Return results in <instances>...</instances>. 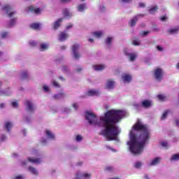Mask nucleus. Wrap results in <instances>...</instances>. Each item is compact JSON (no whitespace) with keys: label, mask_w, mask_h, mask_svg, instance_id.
Segmentation results:
<instances>
[{"label":"nucleus","mask_w":179,"mask_h":179,"mask_svg":"<svg viewBox=\"0 0 179 179\" xmlns=\"http://www.w3.org/2000/svg\"><path fill=\"white\" fill-rule=\"evenodd\" d=\"M168 31L171 34H174L177 33L178 31H179V28L169 29Z\"/></svg>","instance_id":"obj_35"},{"label":"nucleus","mask_w":179,"mask_h":179,"mask_svg":"<svg viewBox=\"0 0 179 179\" xmlns=\"http://www.w3.org/2000/svg\"><path fill=\"white\" fill-rule=\"evenodd\" d=\"M71 0H60V2H62V3H68L69 2H71Z\"/></svg>","instance_id":"obj_46"},{"label":"nucleus","mask_w":179,"mask_h":179,"mask_svg":"<svg viewBox=\"0 0 179 179\" xmlns=\"http://www.w3.org/2000/svg\"><path fill=\"white\" fill-rule=\"evenodd\" d=\"M142 166V162H137L136 164H135V167L136 169H140V167Z\"/></svg>","instance_id":"obj_40"},{"label":"nucleus","mask_w":179,"mask_h":179,"mask_svg":"<svg viewBox=\"0 0 179 179\" xmlns=\"http://www.w3.org/2000/svg\"><path fill=\"white\" fill-rule=\"evenodd\" d=\"M125 114L123 110L111 109L105 113L103 116L100 117L102 127L105 128L102 131V135L108 139V141H114L118 135H120V129L117 127V124L122 120Z\"/></svg>","instance_id":"obj_1"},{"label":"nucleus","mask_w":179,"mask_h":179,"mask_svg":"<svg viewBox=\"0 0 179 179\" xmlns=\"http://www.w3.org/2000/svg\"><path fill=\"white\" fill-rule=\"evenodd\" d=\"M83 70V68L79 67L76 69V72H81Z\"/></svg>","instance_id":"obj_54"},{"label":"nucleus","mask_w":179,"mask_h":179,"mask_svg":"<svg viewBox=\"0 0 179 179\" xmlns=\"http://www.w3.org/2000/svg\"><path fill=\"white\" fill-rule=\"evenodd\" d=\"M65 97V93L64 92H60L57 94L54 95L55 100H61V99H64Z\"/></svg>","instance_id":"obj_17"},{"label":"nucleus","mask_w":179,"mask_h":179,"mask_svg":"<svg viewBox=\"0 0 179 179\" xmlns=\"http://www.w3.org/2000/svg\"><path fill=\"white\" fill-rule=\"evenodd\" d=\"M13 124L10 122H6L5 124V128L7 129L8 132H10V128H12Z\"/></svg>","instance_id":"obj_26"},{"label":"nucleus","mask_w":179,"mask_h":179,"mask_svg":"<svg viewBox=\"0 0 179 179\" xmlns=\"http://www.w3.org/2000/svg\"><path fill=\"white\" fill-rule=\"evenodd\" d=\"M93 68L95 69V71H103V69L106 68V66L103 64H98L96 66H94Z\"/></svg>","instance_id":"obj_21"},{"label":"nucleus","mask_w":179,"mask_h":179,"mask_svg":"<svg viewBox=\"0 0 179 179\" xmlns=\"http://www.w3.org/2000/svg\"><path fill=\"white\" fill-rule=\"evenodd\" d=\"M73 108H75V110H78V104L73 103Z\"/></svg>","instance_id":"obj_60"},{"label":"nucleus","mask_w":179,"mask_h":179,"mask_svg":"<svg viewBox=\"0 0 179 179\" xmlns=\"http://www.w3.org/2000/svg\"><path fill=\"white\" fill-rule=\"evenodd\" d=\"M114 85H115V83L113 80H108L106 81V88L109 90L114 89Z\"/></svg>","instance_id":"obj_10"},{"label":"nucleus","mask_w":179,"mask_h":179,"mask_svg":"<svg viewBox=\"0 0 179 179\" xmlns=\"http://www.w3.org/2000/svg\"><path fill=\"white\" fill-rule=\"evenodd\" d=\"M140 136L141 138V142H138L135 134H131V141L128 143L130 146V151L134 155H141V152L143 149V146H145V143L148 141L147 138H144L143 136L140 135Z\"/></svg>","instance_id":"obj_2"},{"label":"nucleus","mask_w":179,"mask_h":179,"mask_svg":"<svg viewBox=\"0 0 179 179\" xmlns=\"http://www.w3.org/2000/svg\"><path fill=\"white\" fill-rule=\"evenodd\" d=\"M29 77V74L27 73V71H23L21 74L22 79H27Z\"/></svg>","instance_id":"obj_32"},{"label":"nucleus","mask_w":179,"mask_h":179,"mask_svg":"<svg viewBox=\"0 0 179 179\" xmlns=\"http://www.w3.org/2000/svg\"><path fill=\"white\" fill-rule=\"evenodd\" d=\"M161 145H162V146H163L164 148H167V146H168L167 142H166V141H162V142H161Z\"/></svg>","instance_id":"obj_43"},{"label":"nucleus","mask_w":179,"mask_h":179,"mask_svg":"<svg viewBox=\"0 0 179 179\" xmlns=\"http://www.w3.org/2000/svg\"><path fill=\"white\" fill-rule=\"evenodd\" d=\"M157 10H159V6H155L153 7H151L148 11L150 12V13H155V12H157Z\"/></svg>","instance_id":"obj_27"},{"label":"nucleus","mask_w":179,"mask_h":179,"mask_svg":"<svg viewBox=\"0 0 179 179\" xmlns=\"http://www.w3.org/2000/svg\"><path fill=\"white\" fill-rule=\"evenodd\" d=\"M52 85L55 86V87H59V84L57 83V81H53Z\"/></svg>","instance_id":"obj_44"},{"label":"nucleus","mask_w":179,"mask_h":179,"mask_svg":"<svg viewBox=\"0 0 179 179\" xmlns=\"http://www.w3.org/2000/svg\"><path fill=\"white\" fill-rule=\"evenodd\" d=\"M163 76H164V73L163 72V69L160 68H157L154 70V77L156 80L158 82H162L163 80Z\"/></svg>","instance_id":"obj_5"},{"label":"nucleus","mask_w":179,"mask_h":179,"mask_svg":"<svg viewBox=\"0 0 179 179\" xmlns=\"http://www.w3.org/2000/svg\"><path fill=\"white\" fill-rule=\"evenodd\" d=\"M139 8H145V3H139Z\"/></svg>","instance_id":"obj_56"},{"label":"nucleus","mask_w":179,"mask_h":179,"mask_svg":"<svg viewBox=\"0 0 179 179\" xmlns=\"http://www.w3.org/2000/svg\"><path fill=\"white\" fill-rule=\"evenodd\" d=\"M122 2H124V3H129V2H131L132 0H122Z\"/></svg>","instance_id":"obj_59"},{"label":"nucleus","mask_w":179,"mask_h":179,"mask_svg":"<svg viewBox=\"0 0 179 179\" xmlns=\"http://www.w3.org/2000/svg\"><path fill=\"white\" fill-rule=\"evenodd\" d=\"M157 49L158 50V51H163V48H162V46L160 45H157Z\"/></svg>","instance_id":"obj_53"},{"label":"nucleus","mask_w":179,"mask_h":179,"mask_svg":"<svg viewBox=\"0 0 179 179\" xmlns=\"http://www.w3.org/2000/svg\"><path fill=\"white\" fill-rule=\"evenodd\" d=\"M93 36H95L97 38H100L102 36L101 31H95L92 33Z\"/></svg>","instance_id":"obj_30"},{"label":"nucleus","mask_w":179,"mask_h":179,"mask_svg":"<svg viewBox=\"0 0 179 179\" xmlns=\"http://www.w3.org/2000/svg\"><path fill=\"white\" fill-rule=\"evenodd\" d=\"M113 170H114V167L111 166H108L105 168L106 171H113Z\"/></svg>","instance_id":"obj_39"},{"label":"nucleus","mask_w":179,"mask_h":179,"mask_svg":"<svg viewBox=\"0 0 179 179\" xmlns=\"http://www.w3.org/2000/svg\"><path fill=\"white\" fill-rule=\"evenodd\" d=\"M7 36H8V32H3V33L1 34L2 38H5V37H6Z\"/></svg>","instance_id":"obj_49"},{"label":"nucleus","mask_w":179,"mask_h":179,"mask_svg":"<svg viewBox=\"0 0 179 179\" xmlns=\"http://www.w3.org/2000/svg\"><path fill=\"white\" fill-rule=\"evenodd\" d=\"M85 120L88 121L90 125H97V124H99L97 122V116L90 111L85 113Z\"/></svg>","instance_id":"obj_4"},{"label":"nucleus","mask_w":179,"mask_h":179,"mask_svg":"<svg viewBox=\"0 0 179 179\" xmlns=\"http://www.w3.org/2000/svg\"><path fill=\"white\" fill-rule=\"evenodd\" d=\"M78 9L80 12H83V10L86 9V3L79 4L78 6Z\"/></svg>","instance_id":"obj_28"},{"label":"nucleus","mask_w":179,"mask_h":179,"mask_svg":"<svg viewBox=\"0 0 179 179\" xmlns=\"http://www.w3.org/2000/svg\"><path fill=\"white\" fill-rule=\"evenodd\" d=\"M169 113H170V110H166L165 112H164L161 117V120H166V118H167V114H169Z\"/></svg>","instance_id":"obj_33"},{"label":"nucleus","mask_w":179,"mask_h":179,"mask_svg":"<svg viewBox=\"0 0 179 179\" xmlns=\"http://www.w3.org/2000/svg\"><path fill=\"white\" fill-rule=\"evenodd\" d=\"M112 40H113V38H111V37L107 38V39L105 41L106 44H107L108 45H111Z\"/></svg>","instance_id":"obj_36"},{"label":"nucleus","mask_w":179,"mask_h":179,"mask_svg":"<svg viewBox=\"0 0 179 179\" xmlns=\"http://www.w3.org/2000/svg\"><path fill=\"white\" fill-rule=\"evenodd\" d=\"M157 98L159 99V100H160L161 101H164L166 96L163 94H159L157 95Z\"/></svg>","instance_id":"obj_38"},{"label":"nucleus","mask_w":179,"mask_h":179,"mask_svg":"<svg viewBox=\"0 0 179 179\" xmlns=\"http://www.w3.org/2000/svg\"><path fill=\"white\" fill-rule=\"evenodd\" d=\"M145 15L143 14H138L133 17L129 22V25L131 26V27H134V26L136 24V22H138L140 17H143Z\"/></svg>","instance_id":"obj_9"},{"label":"nucleus","mask_w":179,"mask_h":179,"mask_svg":"<svg viewBox=\"0 0 179 179\" xmlns=\"http://www.w3.org/2000/svg\"><path fill=\"white\" fill-rule=\"evenodd\" d=\"M16 24V18H13L8 24V27H13Z\"/></svg>","instance_id":"obj_25"},{"label":"nucleus","mask_w":179,"mask_h":179,"mask_svg":"<svg viewBox=\"0 0 179 179\" xmlns=\"http://www.w3.org/2000/svg\"><path fill=\"white\" fill-rule=\"evenodd\" d=\"M66 48V46H62V47H61V50H65Z\"/></svg>","instance_id":"obj_64"},{"label":"nucleus","mask_w":179,"mask_h":179,"mask_svg":"<svg viewBox=\"0 0 179 179\" xmlns=\"http://www.w3.org/2000/svg\"><path fill=\"white\" fill-rule=\"evenodd\" d=\"M25 104L27 106L29 111H34V108H33V103H31L30 101H27Z\"/></svg>","instance_id":"obj_19"},{"label":"nucleus","mask_w":179,"mask_h":179,"mask_svg":"<svg viewBox=\"0 0 179 179\" xmlns=\"http://www.w3.org/2000/svg\"><path fill=\"white\" fill-rule=\"evenodd\" d=\"M159 162H160V158L157 157L151 162V163L150 164V166H156V164H159Z\"/></svg>","instance_id":"obj_22"},{"label":"nucleus","mask_w":179,"mask_h":179,"mask_svg":"<svg viewBox=\"0 0 179 179\" xmlns=\"http://www.w3.org/2000/svg\"><path fill=\"white\" fill-rule=\"evenodd\" d=\"M68 38V34L66 32H61L59 35V41H65Z\"/></svg>","instance_id":"obj_14"},{"label":"nucleus","mask_w":179,"mask_h":179,"mask_svg":"<svg viewBox=\"0 0 179 179\" xmlns=\"http://www.w3.org/2000/svg\"><path fill=\"white\" fill-rule=\"evenodd\" d=\"M5 139H6V136L5 135H2L1 137V141L2 142H3V141H5Z\"/></svg>","instance_id":"obj_55"},{"label":"nucleus","mask_w":179,"mask_h":179,"mask_svg":"<svg viewBox=\"0 0 179 179\" xmlns=\"http://www.w3.org/2000/svg\"><path fill=\"white\" fill-rule=\"evenodd\" d=\"M122 79H123L124 82H127V83H129V82L132 80V76L129 74H124L122 76Z\"/></svg>","instance_id":"obj_13"},{"label":"nucleus","mask_w":179,"mask_h":179,"mask_svg":"<svg viewBox=\"0 0 179 179\" xmlns=\"http://www.w3.org/2000/svg\"><path fill=\"white\" fill-rule=\"evenodd\" d=\"M76 139L77 142H80V141H82L83 139V138L81 137L80 135H77Z\"/></svg>","instance_id":"obj_41"},{"label":"nucleus","mask_w":179,"mask_h":179,"mask_svg":"<svg viewBox=\"0 0 179 179\" xmlns=\"http://www.w3.org/2000/svg\"><path fill=\"white\" fill-rule=\"evenodd\" d=\"M79 48H80L79 44H75L72 47V51H73V54L74 55L75 59H79V58H80V54L78 52Z\"/></svg>","instance_id":"obj_6"},{"label":"nucleus","mask_w":179,"mask_h":179,"mask_svg":"<svg viewBox=\"0 0 179 179\" xmlns=\"http://www.w3.org/2000/svg\"><path fill=\"white\" fill-rule=\"evenodd\" d=\"M3 10H4L6 12V13H7L8 16L9 17H12V16H13V15L16 14L15 11H13L10 12L12 10V7H10V6L9 5H6L4 7L2 8ZM10 12V13H9Z\"/></svg>","instance_id":"obj_7"},{"label":"nucleus","mask_w":179,"mask_h":179,"mask_svg":"<svg viewBox=\"0 0 179 179\" xmlns=\"http://www.w3.org/2000/svg\"><path fill=\"white\" fill-rule=\"evenodd\" d=\"M100 9H101V12H103V10H106V7L104 6H101Z\"/></svg>","instance_id":"obj_58"},{"label":"nucleus","mask_w":179,"mask_h":179,"mask_svg":"<svg viewBox=\"0 0 179 179\" xmlns=\"http://www.w3.org/2000/svg\"><path fill=\"white\" fill-rule=\"evenodd\" d=\"M29 44H30V45H31V47H34V46H36V41H32L29 42Z\"/></svg>","instance_id":"obj_47"},{"label":"nucleus","mask_w":179,"mask_h":179,"mask_svg":"<svg viewBox=\"0 0 179 179\" xmlns=\"http://www.w3.org/2000/svg\"><path fill=\"white\" fill-rule=\"evenodd\" d=\"M148 34H149V31H145L143 33V35H144V36H148Z\"/></svg>","instance_id":"obj_61"},{"label":"nucleus","mask_w":179,"mask_h":179,"mask_svg":"<svg viewBox=\"0 0 179 179\" xmlns=\"http://www.w3.org/2000/svg\"><path fill=\"white\" fill-rule=\"evenodd\" d=\"M29 27H31V29H33L34 30H38L40 29V24L33 23L31 24Z\"/></svg>","instance_id":"obj_23"},{"label":"nucleus","mask_w":179,"mask_h":179,"mask_svg":"<svg viewBox=\"0 0 179 179\" xmlns=\"http://www.w3.org/2000/svg\"><path fill=\"white\" fill-rule=\"evenodd\" d=\"M64 21V18H59L57 21H55L53 24V29L54 30H57L58 27L61 26V23Z\"/></svg>","instance_id":"obj_11"},{"label":"nucleus","mask_w":179,"mask_h":179,"mask_svg":"<svg viewBox=\"0 0 179 179\" xmlns=\"http://www.w3.org/2000/svg\"><path fill=\"white\" fill-rule=\"evenodd\" d=\"M133 129L134 131H141L143 132L141 136H143L144 139H147L148 141L150 139V132L149 131V129H148V126L142 124V122L140 120H138L133 126Z\"/></svg>","instance_id":"obj_3"},{"label":"nucleus","mask_w":179,"mask_h":179,"mask_svg":"<svg viewBox=\"0 0 179 179\" xmlns=\"http://www.w3.org/2000/svg\"><path fill=\"white\" fill-rule=\"evenodd\" d=\"M171 160H176V161L179 160V154L173 155L171 158Z\"/></svg>","instance_id":"obj_37"},{"label":"nucleus","mask_w":179,"mask_h":179,"mask_svg":"<svg viewBox=\"0 0 179 179\" xmlns=\"http://www.w3.org/2000/svg\"><path fill=\"white\" fill-rule=\"evenodd\" d=\"M3 107H5V103H1L0 108H3Z\"/></svg>","instance_id":"obj_62"},{"label":"nucleus","mask_w":179,"mask_h":179,"mask_svg":"<svg viewBox=\"0 0 179 179\" xmlns=\"http://www.w3.org/2000/svg\"><path fill=\"white\" fill-rule=\"evenodd\" d=\"M46 135L47 136H48V138H50V139H54V138H55L54 136V134H52L51 131H50V130H46Z\"/></svg>","instance_id":"obj_31"},{"label":"nucleus","mask_w":179,"mask_h":179,"mask_svg":"<svg viewBox=\"0 0 179 179\" xmlns=\"http://www.w3.org/2000/svg\"><path fill=\"white\" fill-rule=\"evenodd\" d=\"M132 43H133V45H141V43H139V41L136 40L133 41Z\"/></svg>","instance_id":"obj_42"},{"label":"nucleus","mask_w":179,"mask_h":179,"mask_svg":"<svg viewBox=\"0 0 179 179\" xmlns=\"http://www.w3.org/2000/svg\"><path fill=\"white\" fill-rule=\"evenodd\" d=\"M142 106L145 108H149L150 107H152V101L149 100H145L142 102Z\"/></svg>","instance_id":"obj_15"},{"label":"nucleus","mask_w":179,"mask_h":179,"mask_svg":"<svg viewBox=\"0 0 179 179\" xmlns=\"http://www.w3.org/2000/svg\"><path fill=\"white\" fill-rule=\"evenodd\" d=\"M47 48H48V45H47L45 43H42L41 45V51H45V50H47Z\"/></svg>","instance_id":"obj_34"},{"label":"nucleus","mask_w":179,"mask_h":179,"mask_svg":"<svg viewBox=\"0 0 179 179\" xmlns=\"http://www.w3.org/2000/svg\"><path fill=\"white\" fill-rule=\"evenodd\" d=\"M160 20H162V22H166V20H167V17L166 16H162L160 17Z\"/></svg>","instance_id":"obj_45"},{"label":"nucleus","mask_w":179,"mask_h":179,"mask_svg":"<svg viewBox=\"0 0 179 179\" xmlns=\"http://www.w3.org/2000/svg\"><path fill=\"white\" fill-rule=\"evenodd\" d=\"M59 79L60 80H63V81L65 80V78L64 77H62V76L59 77Z\"/></svg>","instance_id":"obj_63"},{"label":"nucleus","mask_w":179,"mask_h":179,"mask_svg":"<svg viewBox=\"0 0 179 179\" xmlns=\"http://www.w3.org/2000/svg\"><path fill=\"white\" fill-rule=\"evenodd\" d=\"M43 90H45V92H48V87L46 85L43 86Z\"/></svg>","instance_id":"obj_57"},{"label":"nucleus","mask_w":179,"mask_h":179,"mask_svg":"<svg viewBox=\"0 0 179 179\" xmlns=\"http://www.w3.org/2000/svg\"><path fill=\"white\" fill-rule=\"evenodd\" d=\"M127 55H128L130 58V61L134 62L136 59V55L135 53H129L127 54Z\"/></svg>","instance_id":"obj_29"},{"label":"nucleus","mask_w":179,"mask_h":179,"mask_svg":"<svg viewBox=\"0 0 179 179\" xmlns=\"http://www.w3.org/2000/svg\"><path fill=\"white\" fill-rule=\"evenodd\" d=\"M92 177V174L87 173L86 172L81 173L80 172H78L76 175V178L75 179H80V178H85L90 179Z\"/></svg>","instance_id":"obj_8"},{"label":"nucleus","mask_w":179,"mask_h":179,"mask_svg":"<svg viewBox=\"0 0 179 179\" xmlns=\"http://www.w3.org/2000/svg\"><path fill=\"white\" fill-rule=\"evenodd\" d=\"M19 103H17L16 101L12 102V106L15 108L17 107Z\"/></svg>","instance_id":"obj_48"},{"label":"nucleus","mask_w":179,"mask_h":179,"mask_svg":"<svg viewBox=\"0 0 179 179\" xmlns=\"http://www.w3.org/2000/svg\"><path fill=\"white\" fill-rule=\"evenodd\" d=\"M62 69L63 72H64V73H66V71H68V68H66V67L64 66L62 67Z\"/></svg>","instance_id":"obj_52"},{"label":"nucleus","mask_w":179,"mask_h":179,"mask_svg":"<svg viewBox=\"0 0 179 179\" xmlns=\"http://www.w3.org/2000/svg\"><path fill=\"white\" fill-rule=\"evenodd\" d=\"M29 12H31L32 13H35L36 15H38L40 12H41V10L39 8H34V6H31L28 8Z\"/></svg>","instance_id":"obj_12"},{"label":"nucleus","mask_w":179,"mask_h":179,"mask_svg":"<svg viewBox=\"0 0 179 179\" xmlns=\"http://www.w3.org/2000/svg\"><path fill=\"white\" fill-rule=\"evenodd\" d=\"M29 162H31V163H34L35 164H40L41 163V159L40 158H28Z\"/></svg>","instance_id":"obj_16"},{"label":"nucleus","mask_w":179,"mask_h":179,"mask_svg":"<svg viewBox=\"0 0 179 179\" xmlns=\"http://www.w3.org/2000/svg\"><path fill=\"white\" fill-rule=\"evenodd\" d=\"M87 96H99L100 93L99 92V91L91 90L87 92Z\"/></svg>","instance_id":"obj_18"},{"label":"nucleus","mask_w":179,"mask_h":179,"mask_svg":"<svg viewBox=\"0 0 179 179\" xmlns=\"http://www.w3.org/2000/svg\"><path fill=\"white\" fill-rule=\"evenodd\" d=\"M14 179H23V176L22 175H19L15 176Z\"/></svg>","instance_id":"obj_51"},{"label":"nucleus","mask_w":179,"mask_h":179,"mask_svg":"<svg viewBox=\"0 0 179 179\" xmlns=\"http://www.w3.org/2000/svg\"><path fill=\"white\" fill-rule=\"evenodd\" d=\"M29 171H30V173H31L32 174H34V176H38V172L37 171V170L36 169V168L33 167V166H29L28 168Z\"/></svg>","instance_id":"obj_20"},{"label":"nucleus","mask_w":179,"mask_h":179,"mask_svg":"<svg viewBox=\"0 0 179 179\" xmlns=\"http://www.w3.org/2000/svg\"><path fill=\"white\" fill-rule=\"evenodd\" d=\"M73 27V25L72 24H69L68 26L66 27V29L69 30V29H72Z\"/></svg>","instance_id":"obj_50"},{"label":"nucleus","mask_w":179,"mask_h":179,"mask_svg":"<svg viewBox=\"0 0 179 179\" xmlns=\"http://www.w3.org/2000/svg\"><path fill=\"white\" fill-rule=\"evenodd\" d=\"M63 15L65 17H71L72 15L69 13V10L66 8L63 10Z\"/></svg>","instance_id":"obj_24"}]
</instances>
